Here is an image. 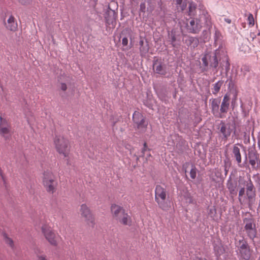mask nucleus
Listing matches in <instances>:
<instances>
[{"label": "nucleus", "mask_w": 260, "mask_h": 260, "mask_svg": "<svg viewBox=\"0 0 260 260\" xmlns=\"http://www.w3.org/2000/svg\"><path fill=\"white\" fill-rule=\"evenodd\" d=\"M214 44L219 45L214 52L206 53L202 58L204 65H230L229 58L224 43L219 39V34L215 31Z\"/></svg>", "instance_id": "obj_1"}, {"label": "nucleus", "mask_w": 260, "mask_h": 260, "mask_svg": "<svg viewBox=\"0 0 260 260\" xmlns=\"http://www.w3.org/2000/svg\"><path fill=\"white\" fill-rule=\"evenodd\" d=\"M240 184L243 185L239 191L238 200L241 204H243L246 200L249 208L254 204L256 200V191L251 179H241Z\"/></svg>", "instance_id": "obj_2"}, {"label": "nucleus", "mask_w": 260, "mask_h": 260, "mask_svg": "<svg viewBox=\"0 0 260 260\" xmlns=\"http://www.w3.org/2000/svg\"><path fill=\"white\" fill-rule=\"evenodd\" d=\"M54 144L56 151L63 156L67 165L70 164V152L71 146L69 139L63 136H56L54 139Z\"/></svg>", "instance_id": "obj_3"}, {"label": "nucleus", "mask_w": 260, "mask_h": 260, "mask_svg": "<svg viewBox=\"0 0 260 260\" xmlns=\"http://www.w3.org/2000/svg\"><path fill=\"white\" fill-rule=\"evenodd\" d=\"M168 192L165 188L160 185H157L155 189V201L158 207L164 211H168L170 205L167 202Z\"/></svg>", "instance_id": "obj_4"}, {"label": "nucleus", "mask_w": 260, "mask_h": 260, "mask_svg": "<svg viewBox=\"0 0 260 260\" xmlns=\"http://www.w3.org/2000/svg\"><path fill=\"white\" fill-rule=\"evenodd\" d=\"M246 217L243 219L244 223V230L249 238L252 240L256 237L257 230L255 220L251 214L247 213L245 215Z\"/></svg>", "instance_id": "obj_5"}, {"label": "nucleus", "mask_w": 260, "mask_h": 260, "mask_svg": "<svg viewBox=\"0 0 260 260\" xmlns=\"http://www.w3.org/2000/svg\"><path fill=\"white\" fill-rule=\"evenodd\" d=\"M239 245H237V255L240 260H251V249L247 242L244 239L240 240Z\"/></svg>", "instance_id": "obj_6"}, {"label": "nucleus", "mask_w": 260, "mask_h": 260, "mask_svg": "<svg viewBox=\"0 0 260 260\" xmlns=\"http://www.w3.org/2000/svg\"><path fill=\"white\" fill-rule=\"evenodd\" d=\"M80 212L86 223L89 226L93 227L95 224L94 217L89 208L86 204H83L80 206Z\"/></svg>", "instance_id": "obj_7"}, {"label": "nucleus", "mask_w": 260, "mask_h": 260, "mask_svg": "<svg viewBox=\"0 0 260 260\" xmlns=\"http://www.w3.org/2000/svg\"><path fill=\"white\" fill-rule=\"evenodd\" d=\"M133 120L140 132H145L146 131L148 122L146 121L144 117L140 112L135 111L133 115Z\"/></svg>", "instance_id": "obj_8"}, {"label": "nucleus", "mask_w": 260, "mask_h": 260, "mask_svg": "<svg viewBox=\"0 0 260 260\" xmlns=\"http://www.w3.org/2000/svg\"><path fill=\"white\" fill-rule=\"evenodd\" d=\"M188 20L186 24L187 29L189 32L191 34H198L202 27V25L200 23V20L198 18H192Z\"/></svg>", "instance_id": "obj_9"}, {"label": "nucleus", "mask_w": 260, "mask_h": 260, "mask_svg": "<svg viewBox=\"0 0 260 260\" xmlns=\"http://www.w3.org/2000/svg\"><path fill=\"white\" fill-rule=\"evenodd\" d=\"M0 134L5 138H8L11 135V126L7 120L0 116Z\"/></svg>", "instance_id": "obj_10"}, {"label": "nucleus", "mask_w": 260, "mask_h": 260, "mask_svg": "<svg viewBox=\"0 0 260 260\" xmlns=\"http://www.w3.org/2000/svg\"><path fill=\"white\" fill-rule=\"evenodd\" d=\"M218 129L220 133L222 135L223 138L225 139L230 136L233 131L232 125L230 123H225L222 121L220 123Z\"/></svg>", "instance_id": "obj_11"}, {"label": "nucleus", "mask_w": 260, "mask_h": 260, "mask_svg": "<svg viewBox=\"0 0 260 260\" xmlns=\"http://www.w3.org/2000/svg\"><path fill=\"white\" fill-rule=\"evenodd\" d=\"M249 164L253 169L257 170L258 165L260 164V159L258 154L254 150H251L248 152Z\"/></svg>", "instance_id": "obj_12"}, {"label": "nucleus", "mask_w": 260, "mask_h": 260, "mask_svg": "<svg viewBox=\"0 0 260 260\" xmlns=\"http://www.w3.org/2000/svg\"><path fill=\"white\" fill-rule=\"evenodd\" d=\"M121 38H122V44L124 47L123 50H128L132 47V44H128V38H131V31L129 29L126 28L121 32Z\"/></svg>", "instance_id": "obj_13"}, {"label": "nucleus", "mask_w": 260, "mask_h": 260, "mask_svg": "<svg viewBox=\"0 0 260 260\" xmlns=\"http://www.w3.org/2000/svg\"><path fill=\"white\" fill-rule=\"evenodd\" d=\"M6 28L10 31H15L17 29L18 24L16 18L11 15L9 16L7 21L5 22Z\"/></svg>", "instance_id": "obj_14"}, {"label": "nucleus", "mask_w": 260, "mask_h": 260, "mask_svg": "<svg viewBox=\"0 0 260 260\" xmlns=\"http://www.w3.org/2000/svg\"><path fill=\"white\" fill-rule=\"evenodd\" d=\"M226 187L230 194L236 195L237 193V183L235 180H232L231 176L229 177L226 182Z\"/></svg>", "instance_id": "obj_15"}, {"label": "nucleus", "mask_w": 260, "mask_h": 260, "mask_svg": "<svg viewBox=\"0 0 260 260\" xmlns=\"http://www.w3.org/2000/svg\"><path fill=\"white\" fill-rule=\"evenodd\" d=\"M200 13L199 15V17L198 18L199 20L200 21V23L201 25L202 24H205L207 25H209L210 21V16L208 13V12L205 10L204 9L201 10V8H200Z\"/></svg>", "instance_id": "obj_16"}, {"label": "nucleus", "mask_w": 260, "mask_h": 260, "mask_svg": "<svg viewBox=\"0 0 260 260\" xmlns=\"http://www.w3.org/2000/svg\"><path fill=\"white\" fill-rule=\"evenodd\" d=\"M184 43L191 48H195L199 43V40L197 38L191 36H186L183 39Z\"/></svg>", "instance_id": "obj_17"}, {"label": "nucleus", "mask_w": 260, "mask_h": 260, "mask_svg": "<svg viewBox=\"0 0 260 260\" xmlns=\"http://www.w3.org/2000/svg\"><path fill=\"white\" fill-rule=\"evenodd\" d=\"M198 3H196L194 2H190L189 3L188 6V15L190 16H194L196 14V9L198 7H199V9L201 8V10L203 9V6H202L200 3L198 1Z\"/></svg>", "instance_id": "obj_18"}, {"label": "nucleus", "mask_w": 260, "mask_h": 260, "mask_svg": "<svg viewBox=\"0 0 260 260\" xmlns=\"http://www.w3.org/2000/svg\"><path fill=\"white\" fill-rule=\"evenodd\" d=\"M111 209L113 216L116 220L123 214V212H125L121 207L115 204L111 206Z\"/></svg>", "instance_id": "obj_19"}, {"label": "nucleus", "mask_w": 260, "mask_h": 260, "mask_svg": "<svg viewBox=\"0 0 260 260\" xmlns=\"http://www.w3.org/2000/svg\"><path fill=\"white\" fill-rule=\"evenodd\" d=\"M230 106V98L229 97L225 94L221 102L220 111L221 113H226L228 111Z\"/></svg>", "instance_id": "obj_20"}, {"label": "nucleus", "mask_w": 260, "mask_h": 260, "mask_svg": "<svg viewBox=\"0 0 260 260\" xmlns=\"http://www.w3.org/2000/svg\"><path fill=\"white\" fill-rule=\"evenodd\" d=\"M60 236L54 232L50 231V244L56 246L61 241Z\"/></svg>", "instance_id": "obj_21"}, {"label": "nucleus", "mask_w": 260, "mask_h": 260, "mask_svg": "<svg viewBox=\"0 0 260 260\" xmlns=\"http://www.w3.org/2000/svg\"><path fill=\"white\" fill-rule=\"evenodd\" d=\"M121 224L125 225H131L132 223L131 217L127 213L123 212V214L117 219Z\"/></svg>", "instance_id": "obj_22"}, {"label": "nucleus", "mask_w": 260, "mask_h": 260, "mask_svg": "<svg viewBox=\"0 0 260 260\" xmlns=\"http://www.w3.org/2000/svg\"><path fill=\"white\" fill-rule=\"evenodd\" d=\"M71 77L70 76L63 75H61L59 81L60 82V89L63 90H66L67 87L66 83H69L71 81Z\"/></svg>", "instance_id": "obj_23"}, {"label": "nucleus", "mask_w": 260, "mask_h": 260, "mask_svg": "<svg viewBox=\"0 0 260 260\" xmlns=\"http://www.w3.org/2000/svg\"><path fill=\"white\" fill-rule=\"evenodd\" d=\"M210 101H212L211 108L213 114L214 115L217 114L219 112L220 100L219 99H213Z\"/></svg>", "instance_id": "obj_24"}, {"label": "nucleus", "mask_w": 260, "mask_h": 260, "mask_svg": "<svg viewBox=\"0 0 260 260\" xmlns=\"http://www.w3.org/2000/svg\"><path fill=\"white\" fill-rule=\"evenodd\" d=\"M105 19L107 23L110 24L112 23L115 19V12L110 9L105 15Z\"/></svg>", "instance_id": "obj_25"}, {"label": "nucleus", "mask_w": 260, "mask_h": 260, "mask_svg": "<svg viewBox=\"0 0 260 260\" xmlns=\"http://www.w3.org/2000/svg\"><path fill=\"white\" fill-rule=\"evenodd\" d=\"M140 45L141 53L142 55H145L149 51L148 42L146 41L144 42L143 40H141L140 41Z\"/></svg>", "instance_id": "obj_26"}, {"label": "nucleus", "mask_w": 260, "mask_h": 260, "mask_svg": "<svg viewBox=\"0 0 260 260\" xmlns=\"http://www.w3.org/2000/svg\"><path fill=\"white\" fill-rule=\"evenodd\" d=\"M233 153L236 158L237 163L240 164L242 161L240 151L239 148H238V147L235 145L233 146Z\"/></svg>", "instance_id": "obj_27"}, {"label": "nucleus", "mask_w": 260, "mask_h": 260, "mask_svg": "<svg viewBox=\"0 0 260 260\" xmlns=\"http://www.w3.org/2000/svg\"><path fill=\"white\" fill-rule=\"evenodd\" d=\"M42 183L48 190L49 189V173L44 172L41 176Z\"/></svg>", "instance_id": "obj_28"}, {"label": "nucleus", "mask_w": 260, "mask_h": 260, "mask_svg": "<svg viewBox=\"0 0 260 260\" xmlns=\"http://www.w3.org/2000/svg\"><path fill=\"white\" fill-rule=\"evenodd\" d=\"M214 250L217 256H220L224 253V250L221 243L214 246Z\"/></svg>", "instance_id": "obj_29"}, {"label": "nucleus", "mask_w": 260, "mask_h": 260, "mask_svg": "<svg viewBox=\"0 0 260 260\" xmlns=\"http://www.w3.org/2000/svg\"><path fill=\"white\" fill-rule=\"evenodd\" d=\"M41 228L42 233L45 236L46 239L47 240H48L49 239L48 225L46 223H42Z\"/></svg>", "instance_id": "obj_30"}, {"label": "nucleus", "mask_w": 260, "mask_h": 260, "mask_svg": "<svg viewBox=\"0 0 260 260\" xmlns=\"http://www.w3.org/2000/svg\"><path fill=\"white\" fill-rule=\"evenodd\" d=\"M3 236L5 243L9 246L12 249H14L15 245L13 240L11 238L9 237L6 234H4Z\"/></svg>", "instance_id": "obj_31"}, {"label": "nucleus", "mask_w": 260, "mask_h": 260, "mask_svg": "<svg viewBox=\"0 0 260 260\" xmlns=\"http://www.w3.org/2000/svg\"><path fill=\"white\" fill-rule=\"evenodd\" d=\"M222 84L223 82L222 81H218L214 84L212 91L213 94H216L219 92Z\"/></svg>", "instance_id": "obj_32"}, {"label": "nucleus", "mask_w": 260, "mask_h": 260, "mask_svg": "<svg viewBox=\"0 0 260 260\" xmlns=\"http://www.w3.org/2000/svg\"><path fill=\"white\" fill-rule=\"evenodd\" d=\"M153 70H155L156 73L159 74H164L165 71L163 66H156V69H154V66H153Z\"/></svg>", "instance_id": "obj_33"}, {"label": "nucleus", "mask_w": 260, "mask_h": 260, "mask_svg": "<svg viewBox=\"0 0 260 260\" xmlns=\"http://www.w3.org/2000/svg\"><path fill=\"white\" fill-rule=\"evenodd\" d=\"M197 170L194 166H192L190 171V176L191 179H194L196 177Z\"/></svg>", "instance_id": "obj_34"}, {"label": "nucleus", "mask_w": 260, "mask_h": 260, "mask_svg": "<svg viewBox=\"0 0 260 260\" xmlns=\"http://www.w3.org/2000/svg\"><path fill=\"white\" fill-rule=\"evenodd\" d=\"M247 21L248 24L250 26H253L254 24V19L253 18V16L252 14L249 13L248 16Z\"/></svg>", "instance_id": "obj_35"}, {"label": "nucleus", "mask_w": 260, "mask_h": 260, "mask_svg": "<svg viewBox=\"0 0 260 260\" xmlns=\"http://www.w3.org/2000/svg\"><path fill=\"white\" fill-rule=\"evenodd\" d=\"M56 183H54L53 181L50 179V193H53L55 191V185H56Z\"/></svg>", "instance_id": "obj_36"}, {"label": "nucleus", "mask_w": 260, "mask_h": 260, "mask_svg": "<svg viewBox=\"0 0 260 260\" xmlns=\"http://www.w3.org/2000/svg\"><path fill=\"white\" fill-rule=\"evenodd\" d=\"M32 0H18L19 2L23 5H29Z\"/></svg>", "instance_id": "obj_37"}, {"label": "nucleus", "mask_w": 260, "mask_h": 260, "mask_svg": "<svg viewBox=\"0 0 260 260\" xmlns=\"http://www.w3.org/2000/svg\"><path fill=\"white\" fill-rule=\"evenodd\" d=\"M146 10V6L145 3H141L140 5V10L142 12H145Z\"/></svg>", "instance_id": "obj_38"}, {"label": "nucleus", "mask_w": 260, "mask_h": 260, "mask_svg": "<svg viewBox=\"0 0 260 260\" xmlns=\"http://www.w3.org/2000/svg\"><path fill=\"white\" fill-rule=\"evenodd\" d=\"M143 146V148L142 150V155L140 156L142 157L144 156L145 151L147 150V146L146 143H144Z\"/></svg>", "instance_id": "obj_39"}, {"label": "nucleus", "mask_w": 260, "mask_h": 260, "mask_svg": "<svg viewBox=\"0 0 260 260\" xmlns=\"http://www.w3.org/2000/svg\"><path fill=\"white\" fill-rule=\"evenodd\" d=\"M176 37L175 35H172L171 37V44L173 46H175V45L174 43L176 41Z\"/></svg>", "instance_id": "obj_40"}, {"label": "nucleus", "mask_w": 260, "mask_h": 260, "mask_svg": "<svg viewBox=\"0 0 260 260\" xmlns=\"http://www.w3.org/2000/svg\"><path fill=\"white\" fill-rule=\"evenodd\" d=\"M38 260H47L46 256L43 255L38 256Z\"/></svg>", "instance_id": "obj_41"}, {"label": "nucleus", "mask_w": 260, "mask_h": 260, "mask_svg": "<svg viewBox=\"0 0 260 260\" xmlns=\"http://www.w3.org/2000/svg\"><path fill=\"white\" fill-rule=\"evenodd\" d=\"M0 175H1L3 180L5 182V177L4 176V174H3V171H2V169L1 168H0Z\"/></svg>", "instance_id": "obj_42"}, {"label": "nucleus", "mask_w": 260, "mask_h": 260, "mask_svg": "<svg viewBox=\"0 0 260 260\" xmlns=\"http://www.w3.org/2000/svg\"><path fill=\"white\" fill-rule=\"evenodd\" d=\"M224 174H225V175L226 176L228 174V172L229 171V169H228V167L227 166L225 165L224 166Z\"/></svg>", "instance_id": "obj_43"}, {"label": "nucleus", "mask_w": 260, "mask_h": 260, "mask_svg": "<svg viewBox=\"0 0 260 260\" xmlns=\"http://www.w3.org/2000/svg\"><path fill=\"white\" fill-rule=\"evenodd\" d=\"M225 22H226L227 23H228L229 24L231 23V19H228V18L225 19Z\"/></svg>", "instance_id": "obj_44"}, {"label": "nucleus", "mask_w": 260, "mask_h": 260, "mask_svg": "<svg viewBox=\"0 0 260 260\" xmlns=\"http://www.w3.org/2000/svg\"><path fill=\"white\" fill-rule=\"evenodd\" d=\"M183 0H177V3L178 4H181Z\"/></svg>", "instance_id": "obj_45"}, {"label": "nucleus", "mask_w": 260, "mask_h": 260, "mask_svg": "<svg viewBox=\"0 0 260 260\" xmlns=\"http://www.w3.org/2000/svg\"><path fill=\"white\" fill-rule=\"evenodd\" d=\"M257 35L260 36V32L258 33Z\"/></svg>", "instance_id": "obj_46"}, {"label": "nucleus", "mask_w": 260, "mask_h": 260, "mask_svg": "<svg viewBox=\"0 0 260 260\" xmlns=\"http://www.w3.org/2000/svg\"><path fill=\"white\" fill-rule=\"evenodd\" d=\"M259 189H260V183H259Z\"/></svg>", "instance_id": "obj_47"}, {"label": "nucleus", "mask_w": 260, "mask_h": 260, "mask_svg": "<svg viewBox=\"0 0 260 260\" xmlns=\"http://www.w3.org/2000/svg\"><path fill=\"white\" fill-rule=\"evenodd\" d=\"M138 159H139V157H137V160H138Z\"/></svg>", "instance_id": "obj_48"}]
</instances>
